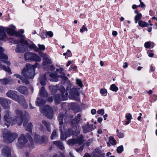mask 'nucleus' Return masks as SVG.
Listing matches in <instances>:
<instances>
[{"mask_svg":"<svg viewBox=\"0 0 157 157\" xmlns=\"http://www.w3.org/2000/svg\"><path fill=\"white\" fill-rule=\"evenodd\" d=\"M6 95L8 97L18 102L24 108H28V105L24 97L18 95L17 92L10 90L8 91Z\"/></svg>","mask_w":157,"mask_h":157,"instance_id":"1","label":"nucleus"},{"mask_svg":"<svg viewBox=\"0 0 157 157\" xmlns=\"http://www.w3.org/2000/svg\"><path fill=\"white\" fill-rule=\"evenodd\" d=\"M38 63H36L35 65H31L27 64L21 71L23 76L27 78H33L35 75V69L38 67Z\"/></svg>","mask_w":157,"mask_h":157,"instance_id":"2","label":"nucleus"},{"mask_svg":"<svg viewBox=\"0 0 157 157\" xmlns=\"http://www.w3.org/2000/svg\"><path fill=\"white\" fill-rule=\"evenodd\" d=\"M2 133L4 140L6 143L13 142L18 136L17 134L8 131L5 129L2 131Z\"/></svg>","mask_w":157,"mask_h":157,"instance_id":"3","label":"nucleus"},{"mask_svg":"<svg viewBox=\"0 0 157 157\" xmlns=\"http://www.w3.org/2000/svg\"><path fill=\"white\" fill-rule=\"evenodd\" d=\"M14 42L15 44H19L15 49L17 53H23L25 52L27 49V45L28 44V42L24 39L22 38L20 40H15Z\"/></svg>","mask_w":157,"mask_h":157,"instance_id":"4","label":"nucleus"},{"mask_svg":"<svg viewBox=\"0 0 157 157\" xmlns=\"http://www.w3.org/2000/svg\"><path fill=\"white\" fill-rule=\"evenodd\" d=\"M40 111L41 113H43L49 119H51L52 118L53 116V112L52 109L50 106L46 105L43 107H41Z\"/></svg>","mask_w":157,"mask_h":157,"instance_id":"5","label":"nucleus"},{"mask_svg":"<svg viewBox=\"0 0 157 157\" xmlns=\"http://www.w3.org/2000/svg\"><path fill=\"white\" fill-rule=\"evenodd\" d=\"M71 84L70 83L68 84V86L66 88V93H67L68 94V92L72 99L78 100L79 95L78 91L75 87H73L71 89Z\"/></svg>","mask_w":157,"mask_h":157,"instance_id":"6","label":"nucleus"},{"mask_svg":"<svg viewBox=\"0 0 157 157\" xmlns=\"http://www.w3.org/2000/svg\"><path fill=\"white\" fill-rule=\"evenodd\" d=\"M15 113L18 117H14L11 123V125H13L14 124L17 123L18 125H20L23 121V113L21 111L18 109L15 111Z\"/></svg>","mask_w":157,"mask_h":157,"instance_id":"7","label":"nucleus"},{"mask_svg":"<svg viewBox=\"0 0 157 157\" xmlns=\"http://www.w3.org/2000/svg\"><path fill=\"white\" fill-rule=\"evenodd\" d=\"M10 27L12 28H6V32L8 34L10 35H13L15 34L17 36H22L21 35L24 33V31L23 29H20L18 32H16L14 30L15 27L13 25H11Z\"/></svg>","mask_w":157,"mask_h":157,"instance_id":"8","label":"nucleus"},{"mask_svg":"<svg viewBox=\"0 0 157 157\" xmlns=\"http://www.w3.org/2000/svg\"><path fill=\"white\" fill-rule=\"evenodd\" d=\"M12 115L11 113L9 110H6L5 112V114L3 117L4 120L8 124H5V125L7 126V127L11 125V123L13 121L12 119Z\"/></svg>","mask_w":157,"mask_h":157,"instance_id":"9","label":"nucleus"},{"mask_svg":"<svg viewBox=\"0 0 157 157\" xmlns=\"http://www.w3.org/2000/svg\"><path fill=\"white\" fill-rule=\"evenodd\" d=\"M18 147L21 148L23 147L26 146V144L28 142V140L23 134H21L18 138Z\"/></svg>","mask_w":157,"mask_h":157,"instance_id":"10","label":"nucleus"},{"mask_svg":"<svg viewBox=\"0 0 157 157\" xmlns=\"http://www.w3.org/2000/svg\"><path fill=\"white\" fill-rule=\"evenodd\" d=\"M68 96L67 93H66L64 95L61 94H56L55 96V101L57 104H59L60 101L67 99V97Z\"/></svg>","mask_w":157,"mask_h":157,"instance_id":"11","label":"nucleus"},{"mask_svg":"<svg viewBox=\"0 0 157 157\" xmlns=\"http://www.w3.org/2000/svg\"><path fill=\"white\" fill-rule=\"evenodd\" d=\"M66 74L62 75H58V76L54 73H51L49 74V76L52 79H50L51 81L56 82L57 81L58 79V77L61 78L62 79L66 81L67 80V78L65 76Z\"/></svg>","mask_w":157,"mask_h":157,"instance_id":"12","label":"nucleus"},{"mask_svg":"<svg viewBox=\"0 0 157 157\" xmlns=\"http://www.w3.org/2000/svg\"><path fill=\"white\" fill-rule=\"evenodd\" d=\"M40 56L43 58V64L45 65L47 64L51 63V59L49 58V56L46 54H44L42 52L39 53Z\"/></svg>","mask_w":157,"mask_h":157,"instance_id":"13","label":"nucleus"},{"mask_svg":"<svg viewBox=\"0 0 157 157\" xmlns=\"http://www.w3.org/2000/svg\"><path fill=\"white\" fill-rule=\"evenodd\" d=\"M11 103V101L2 97H0V104L4 109L8 108V105Z\"/></svg>","mask_w":157,"mask_h":157,"instance_id":"14","label":"nucleus"},{"mask_svg":"<svg viewBox=\"0 0 157 157\" xmlns=\"http://www.w3.org/2000/svg\"><path fill=\"white\" fill-rule=\"evenodd\" d=\"M2 153L5 157H11V148L9 147H4L2 150Z\"/></svg>","mask_w":157,"mask_h":157,"instance_id":"15","label":"nucleus"},{"mask_svg":"<svg viewBox=\"0 0 157 157\" xmlns=\"http://www.w3.org/2000/svg\"><path fill=\"white\" fill-rule=\"evenodd\" d=\"M67 117L65 116L64 115H63V114L61 113H60L59 116V124L60 125L59 126V129L60 131L61 132H62V125L63 124V119L65 121V122H66V121H65V120L67 118Z\"/></svg>","mask_w":157,"mask_h":157,"instance_id":"16","label":"nucleus"},{"mask_svg":"<svg viewBox=\"0 0 157 157\" xmlns=\"http://www.w3.org/2000/svg\"><path fill=\"white\" fill-rule=\"evenodd\" d=\"M6 28L0 26V40H2L6 37Z\"/></svg>","mask_w":157,"mask_h":157,"instance_id":"17","label":"nucleus"},{"mask_svg":"<svg viewBox=\"0 0 157 157\" xmlns=\"http://www.w3.org/2000/svg\"><path fill=\"white\" fill-rule=\"evenodd\" d=\"M93 125L92 124H88L87 123V125H85L83 126V132L86 133L88 132L91 131L92 130Z\"/></svg>","mask_w":157,"mask_h":157,"instance_id":"18","label":"nucleus"},{"mask_svg":"<svg viewBox=\"0 0 157 157\" xmlns=\"http://www.w3.org/2000/svg\"><path fill=\"white\" fill-rule=\"evenodd\" d=\"M50 73H45L43 76H41L39 78V80L40 83L42 86H44L46 84V75H49Z\"/></svg>","mask_w":157,"mask_h":157,"instance_id":"19","label":"nucleus"},{"mask_svg":"<svg viewBox=\"0 0 157 157\" xmlns=\"http://www.w3.org/2000/svg\"><path fill=\"white\" fill-rule=\"evenodd\" d=\"M17 90L21 93L26 94H28V90L27 87L24 86H22L17 88Z\"/></svg>","mask_w":157,"mask_h":157,"instance_id":"20","label":"nucleus"},{"mask_svg":"<svg viewBox=\"0 0 157 157\" xmlns=\"http://www.w3.org/2000/svg\"><path fill=\"white\" fill-rule=\"evenodd\" d=\"M39 95L41 97L45 98H46L48 96V94L44 87H42L40 89Z\"/></svg>","mask_w":157,"mask_h":157,"instance_id":"21","label":"nucleus"},{"mask_svg":"<svg viewBox=\"0 0 157 157\" xmlns=\"http://www.w3.org/2000/svg\"><path fill=\"white\" fill-rule=\"evenodd\" d=\"M53 143L58 147L59 149L61 150H63L64 148V147L62 144V142L60 141H56L53 142Z\"/></svg>","mask_w":157,"mask_h":157,"instance_id":"22","label":"nucleus"},{"mask_svg":"<svg viewBox=\"0 0 157 157\" xmlns=\"http://www.w3.org/2000/svg\"><path fill=\"white\" fill-rule=\"evenodd\" d=\"M4 49L3 48L0 47V59H7L8 57L6 55L3 53Z\"/></svg>","mask_w":157,"mask_h":157,"instance_id":"23","label":"nucleus"},{"mask_svg":"<svg viewBox=\"0 0 157 157\" xmlns=\"http://www.w3.org/2000/svg\"><path fill=\"white\" fill-rule=\"evenodd\" d=\"M26 136L30 143V144H28V146L30 147L33 148L34 146V144L32 137L29 134H27Z\"/></svg>","mask_w":157,"mask_h":157,"instance_id":"24","label":"nucleus"},{"mask_svg":"<svg viewBox=\"0 0 157 157\" xmlns=\"http://www.w3.org/2000/svg\"><path fill=\"white\" fill-rule=\"evenodd\" d=\"M34 53L28 52L26 53L24 55V57L25 59L28 60H31L33 58V56Z\"/></svg>","mask_w":157,"mask_h":157,"instance_id":"25","label":"nucleus"},{"mask_svg":"<svg viewBox=\"0 0 157 157\" xmlns=\"http://www.w3.org/2000/svg\"><path fill=\"white\" fill-rule=\"evenodd\" d=\"M58 130H54L53 131L52 133L51 136V139L52 140L56 139L57 137L58 136L57 132Z\"/></svg>","mask_w":157,"mask_h":157,"instance_id":"26","label":"nucleus"},{"mask_svg":"<svg viewBox=\"0 0 157 157\" xmlns=\"http://www.w3.org/2000/svg\"><path fill=\"white\" fill-rule=\"evenodd\" d=\"M31 60L35 61L40 62L41 60V59L38 55L34 53Z\"/></svg>","mask_w":157,"mask_h":157,"instance_id":"27","label":"nucleus"},{"mask_svg":"<svg viewBox=\"0 0 157 157\" xmlns=\"http://www.w3.org/2000/svg\"><path fill=\"white\" fill-rule=\"evenodd\" d=\"M65 134L66 136H67V137H69L72 134H75L74 131L72 130L71 128H69L66 132Z\"/></svg>","mask_w":157,"mask_h":157,"instance_id":"28","label":"nucleus"},{"mask_svg":"<svg viewBox=\"0 0 157 157\" xmlns=\"http://www.w3.org/2000/svg\"><path fill=\"white\" fill-rule=\"evenodd\" d=\"M42 123L45 126L48 131H50L51 130V128L50 127V123L44 120L42 121Z\"/></svg>","mask_w":157,"mask_h":157,"instance_id":"29","label":"nucleus"},{"mask_svg":"<svg viewBox=\"0 0 157 157\" xmlns=\"http://www.w3.org/2000/svg\"><path fill=\"white\" fill-rule=\"evenodd\" d=\"M83 136L82 135H81L80 137L77 139L76 140V144L78 143L79 145H80L82 144L84 140H83Z\"/></svg>","mask_w":157,"mask_h":157,"instance_id":"30","label":"nucleus"},{"mask_svg":"<svg viewBox=\"0 0 157 157\" xmlns=\"http://www.w3.org/2000/svg\"><path fill=\"white\" fill-rule=\"evenodd\" d=\"M0 63H1L0 62ZM2 69L8 72H10L11 71L9 67H6L4 65H2L0 63V69Z\"/></svg>","mask_w":157,"mask_h":157,"instance_id":"31","label":"nucleus"},{"mask_svg":"<svg viewBox=\"0 0 157 157\" xmlns=\"http://www.w3.org/2000/svg\"><path fill=\"white\" fill-rule=\"evenodd\" d=\"M94 153V154L95 153H96V154H98L100 156H102L103 157H104V156L105 155L104 153H102L101 150L99 149L98 148H96L95 149V151L93 152V154Z\"/></svg>","mask_w":157,"mask_h":157,"instance_id":"32","label":"nucleus"},{"mask_svg":"<svg viewBox=\"0 0 157 157\" xmlns=\"http://www.w3.org/2000/svg\"><path fill=\"white\" fill-rule=\"evenodd\" d=\"M48 140V138L47 136H43L41 137L40 140H37V141L39 142L40 144H41L47 141Z\"/></svg>","mask_w":157,"mask_h":157,"instance_id":"33","label":"nucleus"},{"mask_svg":"<svg viewBox=\"0 0 157 157\" xmlns=\"http://www.w3.org/2000/svg\"><path fill=\"white\" fill-rule=\"evenodd\" d=\"M76 140L75 139H70L67 141V143L69 145H72L76 144Z\"/></svg>","mask_w":157,"mask_h":157,"instance_id":"34","label":"nucleus"},{"mask_svg":"<svg viewBox=\"0 0 157 157\" xmlns=\"http://www.w3.org/2000/svg\"><path fill=\"white\" fill-rule=\"evenodd\" d=\"M138 24L140 26L143 27L147 26V24L144 21H143L142 20H139Z\"/></svg>","mask_w":157,"mask_h":157,"instance_id":"35","label":"nucleus"},{"mask_svg":"<svg viewBox=\"0 0 157 157\" xmlns=\"http://www.w3.org/2000/svg\"><path fill=\"white\" fill-rule=\"evenodd\" d=\"M81 115L80 114H78L77 116L75 118L73 121V123H78L81 120Z\"/></svg>","mask_w":157,"mask_h":157,"instance_id":"36","label":"nucleus"},{"mask_svg":"<svg viewBox=\"0 0 157 157\" xmlns=\"http://www.w3.org/2000/svg\"><path fill=\"white\" fill-rule=\"evenodd\" d=\"M33 126L31 123H28L26 128V130L28 131L29 132H31L32 129L33 128Z\"/></svg>","mask_w":157,"mask_h":157,"instance_id":"37","label":"nucleus"},{"mask_svg":"<svg viewBox=\"0 0 157 157\" xmlns=\"http://www.w3.org/2000/svg\"><path fill=\"white\" fill-rule=\"evenodd\" d=\"M109 141L113 145H115L117 144L116 140L112 136H110L109 137Z\"/></svg>","mask_w":157,"mask_h":157,"instance_id":"38","label":"nucleus"},{"mask_svg":"<svg viewBox=\"0 0 157 157\" xmlns=\"http://www.w3.org/2000/svg\"><path fill=\"white\" fill-rule=\"evenodd\" d=\"M110 89L113 91L117 92L118 90V88L114 84H112L110 87Z\"/></svg>","mask_w":157,"mask_h":157,"instance_id":"39","label":"nucleus"},{"mask_svg":"<svg viewBox=\"0 0 157 157\" xmlns=\"http://www.w3.org/2000/svg\"><path fill=\"white\" fill-rule=\"evenodd\" d=\"M57 87L56 86H49V89L52 92L54 93L56 91Z\"/></svg>","mask_w":157,"mask_h":157,"instance_id":"40","label":"nucleus"},{"mask_svg":"<svg viewBox=\"0 0 157 157\" xmlns=\"http://www.w3.org/2000/svg\"><path fill=\"white\" fill-rule=\"evenodd\" d=\"M10 81V80L9 79L5 78L4 79H1L0 81L2 84L6 85L9 83Z\"/></svg>","mask_w":157,"mask_h":157,"instance_id":"41","label":"nucleus"},{"mask_svg":"<svg viewBox=\"0 0 157 157\" xmlns=\"http://www.w3.org/2000/svg\"><path fill=\"white\" fill-rule=\"evenodd\" d=\"M59 89L61 93V94L62 95H64V93L65 92V88L62 86H60L59 87Z\"/></svg>","mask_w":157,"mask_h":157,"instance_id":"42","label":"nucleus"},{"mask_svg":"<svg viewBox=\"0 0 157 157\" xmlns=\"http://www.w3.org/2000/svg\"><path fill=\"white\" fill-rule=\"evenodd\" d=\"M35 141L37 143V144H39V142L37 141V140H41V137L40 136L38 135L35 134V137L34 138Z\"/></svg>","mask_w":157,"mask_h":157,"instance_id":"43","label":"nucleus"},{"mask_svg":"<svg viewBox=\"0 0 157 157\" xmlns=\"http://www.w3.org/2000/svg\"><path fill=\"white\" fill-rule=\"evenodd\" d=\"M75 128H76V130L75 131V132H74V135H77L80 133V127L78 126H76L75 128H73L74 129Z\"/></svg>","mask_w":157,"mask_h":157,"instance_id":"44","label":"nucleus"},{"mask_svg":"<svg viewBox=\"0 0 157 157\" xmlns=\"http://www.w3.org/2000/svg\"><path fill=\"white\" fill-rule=\"evenodd\" d=\"M100 92L101 94L105 96L107 93V91L106 89L102 88L100 90Z\"/></svg>","mask_w":157,"mask_h":157,"instance_id":"45","label":"nucleus"},{"mask_svg":"<svg viewBox=\"0 0 157 157\" xmlns=\"http://www.w3.org/2000/svg\"><path fill=\"white\" fill-rule=\"evenodd\" d=\"M29 47L31 49H34V50L36 52H38L39 50V48L33 44L30 45Z\"/></svg>","mask_w":157,"mask_h":157,"instance_id":"46","label":"nucleus"},{"mask_svg":"<svg viewBox=\"0 0 157 157\" xmlns=\"http://www.w3.org/2000/svg\"><path fill=\"white\" fill-rule=\"evenodd\" d=\"M46 101L45 100H42L41 102H39L38 101H36V105L38 106H40L41 105L45 103Z\"/></svg>","mask_w":157,"mask_h":157,"instance_id":"47","label":"nucleus"},{"mask_svg":"<svg viewBox=\"0 0 157 157\" xmlns=\"http://www.w3.org/2000/svg\"><path fill=\"white\" fill-rule=\"evenodd\" d=\"M76 84L80 87L83 86L82 82L80 79L77 78L76 79Z\"/></svg>","mask_w":157,"mask_h":157,"instance_id":"48","label":"nucleus"},{"mask_svg":"<svg viewBox=\"0 0 157 157\" xmlns=\"http://www.w3.org/2000/svg\"><path fill=\"white\" fill-rule=\"evenodd\" d=\"M123 150V147L122 146H120L117 147V152L118 153H121Z\"/></svg>","mask_w":157,"mask_h":157,"instance_id":"49","label":"nucleus"},{"mask_svg":"<svg viewBox=\"0 0 157 157\" xmlns=\"http://www.w3.org/2000/svg\"><path fill=\"white\" fill-rule=\"evenodd\" d=\"M53 157H65V155L63 153H60L59 155L55 154Z\"/></svg>","mask_w":157,"mask_h":157,"instance_id":"50","label":"nucleus"},{"mask_svg":"<svg viewBox=\"0 0 157 157\" xmlns=\"http://www.w3.org/2000/svg\"><path fill=\"white\" fill-rule=\"evenodd\" d=\"M28 78H23V77L21 78V80L23 83H25L26 85L28 84L29 83V82L28 80Z\"/></svg>","mask_w":157,"mask_h":157,"instance_id":"51","label":"nucleus"},{"mask_svg":"<svg viewBox=\"0 0 157 157\" xmlns=\"http://www.w3.org/2000/svg\"><path fill=\"white\" fill-rule=\"evenodd\" d=\"M56 71L59 72L61 74L63 75L65 74L63 72V69L62 68H60L59 69H56Z\"/></svg>","mask_w":157,"mask_h":157,"instance_id":"52","label":"nucleus"},{"mask_svg":"<svg viewBox=\"0 0 157 157\" xmlns=\"http://www.w3.org/2000/svg\"><path fill=\"white\" fill-rule=\"evenodd\" d=\"M142 15L140 13H138L135 17V20H140L141 18Z\"/></svg>","mask_w":157,"mask_h":157,"instance_id":"53","label":"nucleus"},{"mask_svg":"<svg viewBox=\"0 0 157 157\" xmlns=\"http://www.w3.org/2000/svg\"><path fill=\"white\" fill-rule=\"evenodd\" d=\"M38 46L39 47V48L41 50L44 51L45 49V46L44 45H41L40 44H38Z\"/></svg>","mask_w":157,"mask_h":157,"instance_id":"54","label":"nucleus"},{"mask_svg":"<svg viewBox=\"0 0 157 157\" xmlns=\"http://www.w3.org/2000/svg\"><path fill=\"white\" fill-rule=\"evenodd\" d=\"M125 117L127 120L130 121L132 119V115L130 113H128L127 115H126Z\"/></svg>","mask_w":157,"mask_h":157,"instance_id":"55","label":"nucleus"},{"mask_svg":"<svg viewBox=\"0 0 157 157\" xmlns=\"http://www.w3.org/2000/svg\"><path fill=\"white\" fill-rule=\"evenodd\" d=\"M151 46V44L149 42H147L144 44V46L146 48H149Z\"/></svg>","mask_w":157,"mask_h":157,"instance_id":"56","label":"nucleus"},{"mask_svg":"<svg viewBox=\"0 0 157 157\" xmlns=\"http://www.w3.org/2000/svg\"><path fill=\"white\" fill-rule=\"evenodd\" d=\"M97 113L98 114L103 115L104 113V110L102 109L99 110L97 112Z\"/></svg>","mask_w":157,"mask_h":157,"instance_id":"57","label":"nucleus"},{"mask_svg":"<svg viewBox=\"0 0 157 157\" xmlns=\"http://www.w3.org/2000/svg\"><path fill=\"white\" fill-rule=\"evenodd\" d=\"M67 137V136H64L62 132H61V140H65Z\"/></svg>","mask_w":157,"mask_h":157,"instance_id":"58","label":"nucleus"},{"mask_svg":"<svg viewBox=\"0 0 157 157\" xmlns=\"http://www.w3.org/2000/svg\"><path fill=\"white\" fill-rule=\"evenodd\" d=\"M117 136L119 138H122L124 137L123 133L121 132L117 133Z\"/></svg>","mask_w":157,"mask_h":157,"instance_id":"59","label":"nucleus"},{"mask_svg":"<svg viewBox=\"0 0 157 157\" xmlns=\"http://www.w3.org/2000/svg\"><path fill=\"white\" fill-rule=\"evenodd\" d=\"M85 30H86V31H87V29L86 28L84 25H83L82 28L80 30V31L81 33H83Z\"/></svg>","mask_w":157,"mask_h":157,"instance_id":"60","label":"nucleus"},{"mask_svg":"<svg viewBox=\"0 0 157 157\" xmlns=\"http://www.w3.org/2000/svg\"><path fill=\"white\" fill-rule=\"evenodd\" d=\"M140 2V5L138 6V7H141L142 8H144L145 6V5L144 4V3L141 2V0H139Z\"/></svg>","mask_w":157,"mask_h":157,"instance_id":"61","label":"nucleus"},{"mask_svg":"<svg viewBox=\"0 0 157 157\" xmlns=\"http://www.w3.org/2000/svg\"><path fill=\"white\" fill-rule=\"evenodd\" d=\"M84 146L83 145H82L79 148L76 149V151L77 152H79L80 151H82L83 150V149Z\"/></svg>","mask_w":157,"mask_h":157,"instance_id":"62","label":"nucleus"},{"mask_svg":"<svg viewBox=\"0 0 157 157\" xmlns=\"http://www.w3.org/2000/svg\"><path fill=\"white\" fill-rule=\"evenodd\" d=\"M47 35L49 36L52 37L53 36V33L52 31H48L47 32Z\"/></svg>","mask_w":157,"mask_h":157,"instance_id":"63","label":"nucleus"},{"mask_svg":"<svg viewBox=\"0 0 157 157\" xmlns=\"http://www.w3.org/2000/svg\"><path fill=\"white\" fill-rule=\"evenodd\" d=\"M83 157H91V156L89 154L86 153L85 154Z\"/></svg>","mask_w":157,"mask_h":157,"instance_id":"64","label":"nucleus"}]
</instances>
